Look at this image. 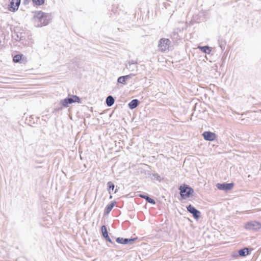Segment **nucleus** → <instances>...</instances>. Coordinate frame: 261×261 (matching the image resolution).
Returning a JSON list of instances; mask_svg holds the SVG:
<instances>
[{
    "instance_id": "nucleus-20",
    "label": "nucleus",
    "mask_w": 261,
    "mask_h": 261,
    "mask_svg": "<svg viewBox=\"0 0 261 261\" xmlns=\"http://www.w3.org/2000/svg\"><path fill=\"white\" fill-rule=\"evenodd\" d=\"M34 4L36 5L40 6L44 4V0H32Z\"/></svg>"
},
{
    "instance_id": "nucleus-16",
    "label": "nucleus",
    "mask_w": 261,
    "mask_h": 261,
    "mask_svg": "<svg viewBox=\"0 0 261 261\" xmlns=\"http://www.w3.org/2000/svg\"><path fill=\"white\" fill-rule=\"evenodd\" d=\"M248 253H249L248 249L247 248H245L243 249H241L239 251V254L241 256H245V255L248 254Z\"/></svg>"
},
{
    "instance_id": "nucleus-21",
    "label": "nucleus",
    "mask_w": 261,
    "mask_h": 261,
    "mask_svg": "<svg viewBox=\"0 0 261 261\" xmlns=\"http://www.w3.org/2000/svg\"><path fill=\"white\" fill-rule=\"evenodd\" d=\"M108 185L109 187L108 191L109 192V193L110 194L111 193L110 190H113L114 189L115 186H114V184L113 182H112L111 181H109L108 182Z\"/></svg>"
},
{
    "instance_id": "nucleus-27",
    "label": "nucleus",
    "mask_w": 261,
    "mask_h": 261,
    "mask_svg": "<svg viewBox=\"0 0 261 261\" xmlns=\"http://www.w3.org/2000/svg\"><path fill=\"white\" fill-rule=\"evenodd\" d=\"M117 190L116 189L115 191V193H116L117 192Z\"/></svg>"
},
{
    "instance_id": "nucleus-22",
    "label": "nucleus",
    "mask_w": 261,
    "mask_h": 261,
    "mask_svg": "<svg viewBox=\"0 0 261 261\" xmlns=\"http://www.w3.org/2000/svg\"><path fill=\"white\" fill-rule=\"evenodd\" d=\"M21 59V56L20 55H17L13 58V61L15 63L18 62Z\"/></svg>"
},
{
    "instance_id": "nucleus-17",
    "label": "nucleus",
    "mask_w": 261,
    "mask_h": 261,
    "mask_svg": "<svg viewBox=\"0 0 261 261\" xmlns=\"http://www.w3.org/2000/svg\"><path fill=\"white\" fill-rule=\"evenodd\" d=\"M114 206V203H111L109 204L106 208L105 213L106 214H108L111 212V211L112 210V209L113 208Z\"/></svg>"
},
{
    "instance_id": "nucleus-4",
    "label": "nucleus",
    "mask_w": 261,
    "mask_h": 261,
    "mask_svg": "<svg viewBox=\"0 0 261 261\" xmlns=\"http://www.w3.org/2000/svg\"><path fill=\"white\" fill-rule=\"evenodd\" d=\"M179 190L181 196L185 199L190 197V195L194 192L193 190L188 186H180Z\"/></svg>"
},
{
    "instance_id": "nucleus-11",
    "label": "nucleus",
    "mask_w": 261,
    "mask_h": 261,
    "mask_svg": "<svg viewBox=\"0 0 261 261\" xmlns=\"http://www.w3.org/2000/svg\"><path fill=\"white\" fill-rule=\"evenodd\" d=\"M20 3V0H11L10 2V11L14 12L15 10H17Z\"/></svg>"
},
{
    "instance_id": "nucleus-26",
    "label": "nucleus",
    "mask_w": 261,
    "mask_h": 261,
    "mask_svg": "<svg viewBox=\"0 0 261 261\" xmlns=\"http://www.w3.org/2000/svg\"><path fill=\"white\" fill-rule=\"evenodd\" d=\"M110 198L112 199V196H110Z\"/></svg>"
},
{
    "instance_id": "nucleus-5",
    "label": "nucleus",
    "mask_w": 261,
    "mask_h": 261,
    "mask_svg": "<svg viewBox=\"0 0 261 261\" xmlns=\"http://www.w3.org/2000/svg\"><path fill=\"white\" fill-rule=\"evenodd\" d=\"M75 102H80V98L76 95H72L70 97L66 98L61 101V103L65 107L69 106V104H71Z\"/></svg>"
},
{
    "instance_id": "nucleus-25",
    "label": "nucleus",
    "mask_w": 261,
    "mask_h": 261,
    "mask_svg": "<svg viewBox=\"0 0 261 261\" xmlns=\"http://www.w3.org/2000/svg\"><path fill=\"white\" fill-rule=\"evenodd\" d=\"M107 241H109V242L110 243H112V240H111V239L110 238V237H109V236H108V237L107 238H105Z\"/></svg>"
},
{
    "instance_id": "nucleus-12",
    "label": "nucleus",
    "mask_w": 261,
    "mask_h": 261,
    "mask_svg": "<svg viewBox=\"0 0 261 261\" xmlns=\"http://www.w3.org/2000/svg\"><path fill=\"white\" fill-rule=\"evenodd\" d=\"M139 102V100L136 99L132 100L128 104L129 108L130 109L136 108L138 106Z\"/></svg>"
},
{
    "instance_id": "nucleus-7",
    "label": "nucleus",
    "mask_w": 261,
    "mask_h": 261,
    "mask_svg": "<svg viewBox=\"0 0 261 261\" xmlns=\"http://www.w3.org/2000/svg\"><path fill=\"white\" fill-rule=\"evenodd\" d=\"M187 208L188 212L193 215L195 219H198L200 217V212L191 204L187 206Z\"/></svg>"
},
{
    "instance_id": "nucleus-14",
    "label": "nucleus",
    "mask_w": 261,
    "mask_h": 261,
    "mask_svg": "<svg viewBox=\"0 0 261 261\" xmlns=\"http://www.w3.org/2000/svg\"><path fill=\"white\" fill-rule=\"evenodd\" d=\"M199 49H200L205 54H210L211 49H210V47L207 46H198V47Z\"/></svg>"
},
{
    "instance_id": "nucleus-18",
    "label": "nucleus",
    "mask_w": 261,
    "mask_h": 261,
    "mask_svg": "<svg viewBox=\"0 0 261 261\" xmlns=\"http://www.w3.org/2000/svg\"><path fill=\"white\" fill-rule=\"evenodd\" d=\"M102 236L104 238L108 237V233L106 227L105 225L102 226L101 228Z\"/></svg>"
},
{
    "instance_id": "nucleus-2",
    "label": "nucleus",
    "mask_w": 261,
    "mask_h": 261,
    "mask_svg": "<svg viewBox=\"0 0 261 261\" xmlns=\"http://www.w3.org/2000/svg\"><path fill=\"white\" fill-rule=\"evenodd\" d=\"M244 228L247 230L256 231L261 228V223L255 221L247 222L244 224Z\"/></svg>"
},
{
    "instance_id": "nucleus-13",
    "label": "nucleus",
    "mask_w": 261,
    "mask_h": 261,
    "mask_svg": "<svg viewBox=\"0 0 261 261\" xmlns=\"http://www.w3.org/2000/svg\"><path fill=\"white\" fill-rule=\"evenodd\" d=\"M114 98L111 95L108 96L106 99V103L109 107L112 106L114 104Z\"/></svg>"
},
{
    "instance_id": "nucleus-10",
    "label": "nucleus",
    "mask_w": 261,
    "mask_h": 261,
    "mask_svg": "<svg viewBox=\"0 0 261 261\" xmlns=\"http://www.w3.org/2000/svg\"><path fill=\"white\" fill-rule=\"evenodd\" d=\"M137 238L134 239H123L122 238H117L116 239V242L119 244H130L136 240Z\"/></svg>"
},
{
    "instance_id": "nucleus-1",
    "label": "nucleus",
    "mask_w": 261,
    "mask_h": 261,
    "mask_svg": "<svg viewBox=\"0 0 261 261\" xmlns=\"http://www.w3.org/2000/svg\"><path fill=\"white\" fill-rule=\"evenodd\" d=\"M34 19L36 22L39 23L37 25L40 27L47 25L50 20L49 16L41 11L36 12Z\"/></svg>"
},
{
    "instance_id": "nucleus-9",
    "label": "nucleus",
    "mask_w": 261,
    "mask_h": 261,
    "mask_svg": "<svg viewBox=\"0 0 261 261\" xmlns=\"http://www.w3.org/2000/svg\"><path fill=\"white\" fill-rule=\"evenodd\" d=\"M202 136L205 140L207 141H213L216 138V135L215 133L211 132H204Z\"/></svg>"
},
{
    "instance_id": "nucleus-6",
    "label": "nucleus",
    "mask_w": 261,
    "mask_h": 261,
    "mask_svg": "<svg viewBox=\"0 0 261 261\" xmlns=\"http://www.w3.org/2000/svg\"><path fill=\"white\" fill-rule=\"evenodd\" d=\"M171 42L168 39L162 38L160 40L159 47L161 51H164L168 49Z\"/></svg>"
},
{
    "instance_id": "nucleus-24",
    "label": "nucleus",
    "mask_w": 261,
    "mask_h": 261,
    "mask_svg": "<svg viewBox=\"0 0 261 261\" xmlns=\"http://www.w3.org/2000/svg\"><path fill=\"white\" fill-rule=\"evenodd\" d=\"M153 176H154V177L155 178H156L158 180H159L160 181L161 180V177L160 176V175L158 174H154L153 175Z\"/></svg>"
},
{
    "instance_id": "nucleus-3",
    "label": "nucleus",
    "mask_w": 261,
    "mask_h": 261,
    "mask_svg": "<svg viewBox=\"0 0 261 261\" xmlns=\"http://www.w3.org/2000/svg\"><path fill=\"white\" fill-rule=\"evenodd\" d=\"M138 70V66L137 63L133 60L126 63L125 67L123 68L124 72H129L134 73H136Z\"/></svg>"
},
{
    "instance_id": "nucleus-23",
    "label": "nucleus",
    "mask_w": 261,
    "mask_h": 261,
    "mask_svg": "<svg viewBox=\"0 0 261 261\" xmlns=\"http://www.w3.org/2000/svg\"><path fill=\"white\" fill-rule=\"evenodd\" d=\"M137 73H130V74H127V75H124V77H125V79L126 80V81H127L129 79H131L132 77H133V76H135L136 75Z\"/></svg>"
},
{
    "instance_id": "nucleus-15",
    "label": "nucleus",
    "mask_w": 261,
    "mask_h": 261,
    "mask_svg": "<svg viewBox=\"0 0 261 261\" xmlns=\"http://www.w3.org/2000/svg\"><path fill=\"white\" fill-rule=\"evenodd\" d=\"M140 196L141 197L146 199V201L150 203H151L152 204H154L155 203V201L153 199L149 197L148 196L144 195H140Z\"/></svg>"
},
{
    "instance_id": "nucleus-8",
    "label": "nucleus",
    "mask_w": 261,
    "mask_h": 261,
    "mask_svg": "<svg viewBox=\"0 0 261 261\" xmlns=\"http://www.w3.org/2000/svg\"><path fill=\"white\" fill-rule=\"evenodd\" d=\"M233 186L232 183L227 184H217L216 185L217 188L221 190H231Z\"/></svg>"
},
{
    "instance_id": "nucleus-19",
    "label": "nucleus",
    "mask_w": 261,
    "mask_h": 261,
    "mask_svg": "<svg viewBox=\"0 0 261 261\" xmlns=\"http://www.w3.org/2000/svg\"><path fill=\"white\" fill-rule=\"evenodd\" d=\"M126 80L125 79L124 76H121L118 77L117 79V82L120 84H122L124 85L126 84Z\"/></svg>"
}]
</instances>
